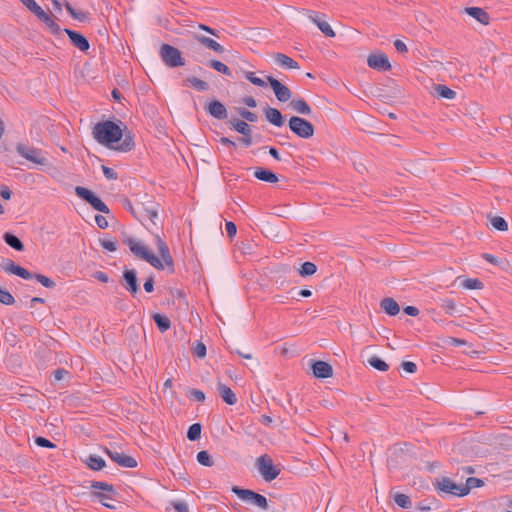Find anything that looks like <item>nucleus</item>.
<instances>
[{"label":"nucleus","instance_id":"f257e3e1","mask_svg":"<svg viewBox=\"0 0 512 512\" xmlns=\"http://www.w3.org/2000/svg\"><path fill=\"white\" fill-rule=\"evenodd\" d=\"M156 242L161 258L155 256L142 242L136 239L127 238L124 240V243L136 257L145 260L158 270H164L168 267L169 270L173 272V259L170 255L168 246L159 236H157Z\"/></svg>","mask_w":512,"mask_h":512},{"label":"nucleus","instance_id":"f03ea898","mask_svg":"<svg viewBox=\"0 0 512 512\" xmlns=\"http://www.w3.org/2000/svg\"><path fill=\"white\" fill-rule=\"evenodd\" d=\"M93 137L101 145L113 148L123 137V130L114 121L106 120L98 122L93 128Z\"/></svg>","mask_w":512,"mask_h":512},{"label":"nucleus","instance_id":"7ed1b4c3","mask_svg":"<svg viewBox=\"0 0 512 512\" xmlns=\"http://www.w3.org/2000/svg\"><path fill=\"white\" fill-rule=\"evenodd\" d=\"M15 150L19 156L36 165L47 166L49 164L46 153L39 148L33 147L29 144L18 143Z\"/></svg>","mask_w":512,"mask_h":512},{"label":"nucleus","instance_id":"20e7f679","mask_svg":"<svg viewBox=\"0 0 512 512\" xmlns=\"http://www.w3.org/2000/svg\"><path fill=\"white\" fill-rule=\"evenodd\" d=\"M256 467L266 482L275 480L281 472L280 468L274 464L272 458L267 454L261 455L256 459Z\"/></svg>","mask_w":512,"mask_h":512},{"label":"nucleus","instance_id":"39448f33","mask_svg":"<svg viewBox=\"0 0 512 512\" xmlns=\"http://www.w3.org/2000/svg\"><path fill=\"white\" fill-rule=\"evenodd\" d=\"M289 129L299 138L309 139L314 135V126L308 120L292 116L288 122Z\"/></svg>","mask_w":512,"mask_h":512},{"label":"nucleus","instance_id":"423d86ee","mask_svg":"<svg viewBox=\"0 0 512 512\" xmlns=\"http://www.w3.org/2000/svg\"><path fill=\"white\" fill-rule=\"evenodd\" d=\"M232 492L236 494L241 500L259 507L260 509H268V501L262 494L254 492L249 489H243L237 486L232 488Z\"/></svg>","mask_w":512,"mask_h":512},{"label":"nucleus","instance_id":"0eeeda50","mask_svg":"<svg viewBox=\"0 0 512 512\" xmlns=\"http://www.w3.org/2000/svg\"><path fill=\"white\" fill-rule=\"evenodd\" d=\"M75 193L78 197L89 203L96 211L104 214L110 213L108 206L91 190L77 186L75 187Z\"/></svg>","mask_w":512,"mask_h":512},{"label":"nucleus","instance_id":"6e6552de","mask_svg":"<svg viewBox=\"0 0 512 512\" xmlns=\"http://www.w3.org/2000/svg\"><path fill=\"white\" fill-rule=\"evenodd\" d=\"M435 488L440 493L450 494L457 497H464L467 495V490L463 489V484H457L448 477H442L439 479Z\"/></svg>","mask_w":512,"mask_h":512},{"label":"nucleus","instance_id":"1a4fd4ad","mask_svg":"<svg viewBox=\"0 0 512 512\" xmlns=\"http://www.w3.org/2000/svg\"><path fill=\"white\" fill-rule=\"evenodd\" d=\"M160 55L163 62L169 67L175 68L184 65L180 51L169 44L161 46Z\"/></svg>","mask_w":512,"mask_h":512},{"label":"nucleus","instance_id":"9d476101","mask_svg":"<svg viewBox=\"0 0 512 512\" xmlns=\"http://www.w3.org/2000/svg\"><path fill=\"white\" fill-rule=\"evenodd\" d=\"M304 15L314 23L318 29L326 36V37H334L335 32L330 26V24L325 20V15L315 12L313 10H303Z\"/></svg>","mask_w":512,"mask_h":512},{"label":"nucleus","instance_id":"9b49d317","mask_svg":"<svg viewBox=\"0 0 512 512\" xmlns=\"http://www.w3.org/2000/svg\"><path fill=\"white\" fill-rule=\"evenodd\" d=\"M105 453L112 461H114L121 467L135 468L137 466V461L134 457L129 456L121 451L107 448L105 449Z\"/></svg>","mask_w":512,"mask_h":512},{"label":"nucleus","instance_id":"f8f14e48","mask_svg":"<svg viewBox=\"0 0 512 512\" xmlns=\"http://www.w3.org/2000/svg\"><path fill=\"white\" fill-rule=\"evenodd\" d=\"M266 79L268 80L278 101L287 102L290 100L292 92L286 85L282 84L278 79L272 76H266Z\"/></svg>","mask_w":512,"mask_h":512},{"label":"nucleus","instance_id":"ddd939ff","mask_svg":"<svg viewBox=\"0 0 512 512\" xmlns=\"http://www.w3.org/2000/svg\"><path fill=\"white\" fill-rule=\"evenodd\" d=\"M2 269L8 274L16 275L25 280H30V279H33V277H34V275L31 272H29L27 269L15 264L10 259L3 260Z\"/></svg>","mask_w":512,"mask_h":512},{"label":"nucleus","instance_id":"4468645a","mask_svg":"<svg viewBox=\"0 0 512 512\" xmlns=\"http://www.w3.org/2000/svg\"><path fill=\"white\" fill-rule=\"evenodd\" d=\"M123 286L132 295L140 291L137 273L134 269H125L123 271Z\"/></svg>","mask_w":512,"mask_h":512},{"label":"nucleus","instance_id":"2eb2a0df","mask_svg":"<svg viewBox=\"0 0 512 512\" xmlns=\"http://www.w3.org/2000/svg\"><path fill=\"white\" fill-rule=\"evenodd\" d=\"M367 64L370 68L377 71H388L391 69L389 59L384 53L369 55L367 58Z\"/></svg>","mask_w":512,"mask_h":512},{"label":"nucleus","instance_id":"dca6fc26","mask_svg":"<svg viewBox=\"0 0 512 512\" xmlns=\"http://www.w3.org/2000/svg\"><path fill=\"white\" fill-rule=\"evenodd\" d=\"M205 110L210 116L217 120H224L228 117L225 105L219 100L210 101L206 105Z\"/></svg>","mask_w":512,"mask_h":512},{"label":"nucleus","instance_id":"f3484780","mask_svg":"<svg viewBox=\"0 0 512 512\" xmlns=\"http://www.w3.org/2000/svg\"><path fill=\"white\" fill-rule=\"evenodd\" d=\"M64 32L69 37L71 43L81 51L85 52L90 48L88 39L81 33L68 28H65Z\"/></svg>","mask_w":512,"mask_h":512},{"label":"nucleus","instance_id":"a211bd4d","mask_svg":"<svg viewBox=\"0 0 512 512\" xmlns=\"http://www.w3.org/2000/svg\"><path fill=\"white\" fill-rule=\"evenodd\" d=\"M313 374L320 379H326L333 375L332 366L325 361H315L312 365Z\"/></svg>","mask_w":512,"mask_h":512},{"label":"nucleus","instance_id":"6ab92c4d","mask_svg":"<svg viewBox=\"0 0 512 512\" xmlns=\"http://www.w3.org/2000/svg\"><path fill=\"white\" fill-rule=\"evenodd\" d=\"M266 120L276 127H282L284 125V117L282 113L273 107H267L264 109Z\"/></svg>","mask_w":512,"mask_h":512},{"label":"nucleus","instance_id":"aec40b11","mask_svg":"<svg viewBox=\"0 0 512 512\" xmlns=\"http://www.w3.org/2000/svg\"><path fill=\"white\" fill-rule=\"evenodd\" d=\"M274 62L282 68L286 69H299L298 62L283 53H274L272 55Z\"/></svg>","mask_w":512,"mask_h":512},{"label":"nucleus","instance_id":"412c9836","mask_svg":"<svg viewBox=\"0 0 512 512\" xmlns=\"http://www.w3.org/2000/svg\"><path fill=\"white\" fill-rule=\"evenodd\" d=\"M464 11L466 14L476 19L479 23L483 25L489 24L490 17L484 9L480 7H467Z\"/></svg>","mask_w":512,"mask_h":512},{"label":"nucleus","instance_id":"4be33fe9","mask_svg":"<svg viewBox=\"0 0 512 512\" xmlns=\"http://www.w3.org/2000/svg\"><path fill=\"white\" fill-rule=\"evenodd\" d=\"M217 390H218L221 398L223 399V401L226 404L234 405L237 403V397H236L235 393L231 390V388H229L225 384L218 383Z\"/></svg>","mask_w":512,"mask_h":512},{"label":"nucleus","instance_id":"5701e85b","mask_svg":"<svg viewBox=\"0 0 512 512\" xmlns=\"http://www.w3.org/2000/svg\"><path fill=\"white\" fill-rule=\"evenodd\" d=\"M254 177L267 183H276L278 181V176L271 170L265 168H256L254 171Z\"/></svg>","mask_w":512,"mask_h":512},{"label":"nucleus","instance_id":"b1692460","mask_svg":"<svg viewBox=\"0 0 512 512\" xmlns=\"http://www.w3.org/2000/svg\"><path fill=\"white\" fill-rule=\"evenodd\" d=\"M380 307L389 316H396L400 311L399 304L393 298L390 297L382 299L380 302Z\"/></svg>","mask_w":512,"mask_h":512},{"label":"nucleus","instance_id":"393cba45","mask_svg":"<svg viewBox=\"0 0 512 512\" xmlns=\"http://www.w3.org/2000/svg\"><path fill=\"white\" fill-rule=\"evenodd\" d=\"M196 39L198 42H200L203 46L206 48L213 50L214 52H217L219 54H222L225 52L224 47L219 44L214 39L207 37V36H196Z\"/></svg>","mask_w":512,"mask_h":512},{"label":"nucleus","instance_id":"a878e982","mask_svg":"<svg viewBox=\"0 0 512 512\" xmlns=\"http://www.w3.org/2000/svg\"><path fill=\"white\" fill-rule=\"evenodd\" d=\"M290 106L294 111L302 115H311L312 113L310 105L302 98L293 99L290 102Z\"/></svg>","mask_w":512,"mask_h":512},{"label":"nucleus","instance_id":"bb28decb","mask_svg":"<svg viewBox=\"0 0 512 512\" xmlns=\"http://www.w3.org/2000/svg\"><path fill=\"white\" fill-rule=\"evenodd\" d=\"M229 126L231 129L235 130L241 135L252 134V128L246 121L239 119H231L229 121Z\"/></svg>","mask_w":512,"mask_h":512},{"label":"nucleus","instance_id":"cd10ccee","mask_svg":"<svg viewBox=\"0 0 512 512\" xmlns=\"http://www.w3.org/2000/svg\"><path fill=\"white\" fill-rule=\"evenodd\" d=\"M3 240L5 243L16 251H23L24 245L22 241L14 234L5 232L3 234Z\"/></svg>","mask_w":512,"mask_h":512},{"label":"nucleus","instance_id":"c85d7f7f","mask_svg":"<svg viewBox=\"0 0 512 512\" xmlns=\"http://www.w3.org/2000/svg\"><path fill=\"white\" fill-rule=\"evenodd\" d=\"M153 320H154L158 330L162 333L168 331L171 327L170 319L164 314H160V313L154 314Z\"/></svg>","mask_w":512,"mask_h":512},{"label":"nucleus","instance_id":"c756f323","mask_svg":"<svg viewBox=\"0 0 512 512\" xmlns=\"http://www.w3.org/2000/svg\"><path fill=\"white\" fill-rule=\"evenodd\" d=\"M121 143L115 148L120 152H129L134 148L133 135L130 132L123 133Z\"/></svg>","mask_w":512,"mask_h":512},{"label":"nucleus","instance_id":"7c9ffc66","mask_svg":"<svg viewBox=\"0 0 512 512\" xmlns=\"http://www.w3.org/2000/svg\"><path fill=\"white\" fill-rule=\"evenodd\" d=\"M434 91L439 97L444 99L452 100L456 97V92L444 84H436Z\"/></svg>","mask_w":512,"mask_h":512},{"label":"nucleus","instance_id":"2f4dec72","mask_svg":"<svg viewBox=\"0 0 512 512\" xmlns=\"http://www.w3.org/2000/svg\"><path fill=\"white\" fill-rule=\"evenodd\" d=\"M86 464L94 471H100L106 466L105 460L97 455H90L86 460Z\"/></svg>","mask_w":512,"mask_h":512},{"label":"nucleus","instance_id":"473e14b6","mask_svg":"<svg viewBox=\"0 0 512 512\" xmlns=\"http://www.w3.org/2000/svg\"><path fill=\"white\" fill-rule=\"evenodd\" d=\"M92 497L97 499L104 507L108 509H115L116 507L108 503V500H114V495L106 494L100 491L92 492Z\"/></svg>","mask_w":512,"mask_h":512},{"label":"nucleus","instance_id":"72a5a7b5","mask_svg":"<svg viewBox=\"0 0 512 512\" xmlns=\"http://www.w3.org/2000/svg\"><path fill=\"white\" fill-rule=\"evenodd\" d=\"M243 74H244V77L255 86H258L261 88H266L269 84L268 80H264V79L256 76V74L254 72L244 71Z\"/></svg>","mask_w":512,"mask_h":512},{"label":"nucleus","instance_id":"f704fd0d","mask_svg":"<svg viewBox=\"0 0 512 512\" xmlns=\"http://www.w3.org/2000/svg\"><path fill=\"white\" fill-rule=\"evenodd\" d=\"M394 501L395 503L403 508V509H411L412 508V502L408 495L403 493H396L394 495Z\"/></svg>","mask_w":512,"mask_h":512},{"label":"nucleus","instance_id":"c9c22d12","mask_svg":"<svg viewBox=\"0 0 512 512\" xmlns=\"http://www.w3.org/2000/svg\"><path fill=\"white\" fill-rule=\"evenodd\" d=\"M368 363L370 366H372L374 369L385 372L389 369V365L382 360L381 358L377 356H372L368 359Z\"/></svg>","mask_w":512,"mask_h":512},{"label":"nucleus","instance_id":"e433bc0d","mask_svg":"<svg viewBox=\"0 0 512 512\" xmlns=\"http://www.w3.org/2000/svg\"><path fill=\"white\" fill-rule=\"evenodd\" d=\"M209 66L211 68H213L214 70H216L217 72H219V73H222V74H224L226 76H229V77L232 76L231 69L226 64L222 63L221 61L211 60L209 62Z\"/></svg>","mask_w":512,"mask_h":512},{"label":"nucleus","instance_id":"4c0bfd02","mask_svg":"<svg viewBox=\"0 0 512 512\" xmlns=\"http://www.w3.org/2000/svg\"><path fill=\"white\" fill-rule=\"evenodd\" d=\"M317 271V266L310 261H306L301 265V268L299 269V274L302 277H308L315 274Z\"/></svg>","mask_w":512,"mask_h":512},{"label":"nucleus","instance_id":"58836bf2","mask_svg":"<svg viewBox=\"0 0 512 512\" xmlns=\"http://www.w3.org/2000/svg\"><path fill=\"white\" fill-rule=\"evenodd\" d=\"M202 426L200 423H194L189 426L187 431V438L190 441H196L200 438Z\"/></svg>","mask_w":512,"mask_h":512},{"label":"nucleus","instance_id":"ea45409f","mask_svg":"<svg viewBox=\"0 0 512 512\" xmlns=\"http://www.w3.org/2000/svg\"><path fill=\"white\" fill-rule=\"evenodd\" d=\"M484 485V481L480 478L469 477L466 479L465 484H463V489L467 490V495L474 488H479Z\"/></svg>","mask_w":512,"mask_h":512},{"label":"nucleus","instance_id":"a19ab883","mask_svg":"<svg viewBox=\"0 0 512 512\" xmlns=\"http://www.w3.org/2000/svg\"><path fill=\"white\" fill-rule=\"evenodd\" d=\"M91 488L95 490H103L109 492L111 495H116L117 492L112 484L101 481H92Z\"/></svg>","mask_w":512,"mask_h":512},{"label":"nucleus","instance_id":"79ce46f5","mask_svg":"<svg viewBox=\"0 0 512 512\" xmlns=\"http://www.w3.org/2000/svg\"><path fill=\"white\" fill-rule=\"evenodd\" d=\"M196 459L199 464H201L202 466H205V467H211L214 464L210 454L206 450H202V451L198 452Z\"/></svg>","mask_w":512,"mask_h":512},{"label":"nucleus","instance_id":"37998d69","mask_svg":"<svg viewBox=\"0 0 512 512\" xmlns=\"http://www.w3.org/2000/svg\"><path fill=\"white\" fill-rule=\"evenodd\" d=\"M490 223H491L492 227L498 231H507L508 230V223L503 217L494 216L491 218Z\"/></svg>","mask_w":512,"mask_h":512},{"label":"nucleus","instance_id":"c03bdc74","mask_svg":"<svg viewBox=\"0 0 512 512\" xmlns=\"http://www.w3.org/2000/svg\"><path fill=\"white\" fill-rule=\"evenodd\" d=\"M37 18L44 12V10L36 3L35 0H20Z\"/></svg>","mask_w":512,"mask_h":512},{"label":"nucleus","instance_id":"a18cd8bd","mask_svg":"<svg viewBox=\"0 0 512 512\" xmlns=\"http://www.w3.org/2000/svg\"><path fill=\"white\" fill-rule=\"evenodd\" d=\"M462 286L470 290H478L483 288V283L476 278H467L463 280Z\"/></svg>","mask_w":512,"mask_h":512},{"label":"nucleus","instance_id":"49530a36","mask_svg":"<svg viewBox=\"0 0 512 512\" xmlns=\"http://www.w3.org/2000/svg\"><path fill=\"white\" fill-rule=\"evenodd\" d=\"M0 303L3 305H12L15 303L13 295L5 288L0 287Z\"/></svg>","mask_w":512,"mask_h":512},{"label":"nucleus","instance_id":"de8ad7c7","mask_svg":"<svg viewBox=\"0 0 512 512\" xmlns=\"http://www.w3.org/2000/svg\"><path fill=\"white\" fill-rule=\"evenodd\" d=\"M190 85L198 91H206L209 89V85L204 80H201L197 77H191L188 79Z\"/></svg>","mask_w":512,"mask_h":512},{"label":"nucleus","instance_id":"09e8293b","mask_svg":"<svg viewBox=\"0 0 512 512\" xmlns=\"http://www.w3.org/2000/svg\"><path fill=\"white\" fill-rule=\"evenodd\" d=\"M239 115L244 119L243 121L251 122H257L258 121V115L254 112H251L245 108H239L238 109Z\"/></svg>","mask_w":512,"mask_h":512},{"label":"nucleus","instance_id":"8fccbe9b","mask_svg":"<svg viewBox=\"0 0 512 512\" xmlns=\"http://www.w3.org/2000/svg\"><path fill=\"white\" fill-rule=\"evenodd\" d=\"M65 8L72 18L78 21H85L86 15L83 12L76 11L69 2H65Z\"/></svg>","mask_w":512,"mask_h":512},{"label":"nucleus","instance_id":"3c124183","mask_svg":"<svg viewBox=\"0 0 512 512\" xmlns=\"http://www.w3.org/2000/svg\"><path fill=\"white\" fill-rule=\"evenodd\" d=\"M33 275H34L33 279H35L37 282H39L41 285H43L46 288H54L56 285L55 282L51 278H49L45 275H42V274H33Z\"/></svg>","mask_w":512,"mask_h":512},{"label":"nucleus","instance_id":"603ef678","mask_svg":"<svg viewBox=\"0 0 512 512\" xmlns=\"http://www.w3.org/2000/svg\"><path fill=\"white\" fill-rule=\"evenodd\" d=\"M441 307L450 315H453L456 312V303L451 298L443 299Z\"/></svg>","mask_w":512,"mask_h":512},{"label":"nucleus","instance_id":"864d4df0","mask_svg":"<svg viewBox=\"0 0 512 512\" xmlns=\"http://www.w3.org/2000/svg\"><path fill=\"white\" fill-rule=\"evenodd\" d=\"M34 441H35V444L39 447L49 448V449L56 447V445L53 442H51L49 439L41 437V436L36 437Z\"/></svg>","mask_w":512,"mask_h":512},{"label":"nucleus","instance_id":"5fc2aeb1","mask_svg":"<svg viewBox=\"0 0 512 512\" xmlns=\"http://www.w3.org/2000/svg\"><path fill=\"white\" fill-rule=\"evenodd\" d=\"M206 352H207V349H206L205 344L200 341H197L196 345L194 347V351H193L194 355L199 358H203L206 356Z\"/></svg>","mask_w":512,"mask_h":512},{"label":"nucleus","instance_id":"6e6d98bb","mask_svg":"<svg viewBox=\"0 0 512 512\" xmlns=\"http://www.w3.org/2000/svg\"><path fill=\"white\" fill-rule=\"evenodd\" d=\"M189 397L193 398L198 402H203L205 400V394L203 391L198 389H192L189 391Z\"/></svg>","mask_w":512,"mask_h":512},{"label":"nucleus","instance_id":"4d7b16f0","mask_svg":"<svg viewBox=\"0 0 512 512\" xmlns=\"http://www.w3.org/2000/svg\"><path fill=\"white\" fill-rule=\"evenodd\" d=\"M102 171H103V174L104 176L108 179V180H116L118 178V174L110 167H107V166H102Z\"/></svg>","mask_w":512,"mask_h":512},{"label":"nucleus","instance_id":"13d9d810","mask_svg":"<svg viewBox=\"0 0 512 512\" xmlns=\"http://www.w3.org/2000/svg\"><path fill=\"white\" fill-rule=\"evenodd\" d=\"M225 230L230 238L234 237L237 233V227L232 221H227L225 223Z\"/></svg>","mask_w":512,"mask_h":512},{"label":"nucleus","instance_id":"bf43d9fd","mask_svg":"<svg viewBox=\"0 0 512 512\" xmlns=\"http://www.w3.org/2000/svg\"><path fill=\"white\" fill-rule=\"evenodd\" d=\"M101 246L110 252L117 250V242L114 240H103L101 241Z\"/></svg>","mask_w":512,"mask_h":512},{"label":"nucleus","instance_id":"052dcab7","mask_svg":"<svg viewBox=\"0 0 512 512\" xmlns=\"http://www.w3.org/2000/svg\"><path fill=\"white\" fill-rule=\"evenodd\" d=\"M172 506L176 512H189L188 505L183 501H174L172 502Z\"/></svg>","mask_w":512,"mask_h":512},{"label":"nucleus","instance_id":"680f3d73","mask_svg":"<svg viewBox=\"0 0 512 512\" xmlns=\"http://www.w3.org/2000/svg\"><path fill=\"white\" fill-rule=\"evenodd\" d=\"M401 366L405 372L410 373V374L415 373L417 370L416 364L411 361H405L402 363Z\"/></svg>","mask_w":512,"mask_h":512},{"label":"nucleus","instance_id":"e2e57ef3","mask_svg":"<svg viewBox=\"0 0 512 512\" xmlns=\"http://www.w3.org/2000/svg\"><path fill=\"white\" fill-rule=\"evenodd\" d=\"M38 19H39L41 22H43V23L47 26V28H50V26H51L52 24H54V22H55V21L52 19V17H51L49 14H47L45 11H44V12H43L39 17H38Z\"/></svg>","mask_w":512,"mask_h":512},{"label":"nucleus","instance_id":"0e129e2a","mask_svg":"<svg viewBox=\"0 0 512 512\" xmlns=\"http://www.w3.org/2000/svg\"><path fill=\"white\" fill-rule=\"evenodd\" d=\"M394 47L399 53L404 54L408 52L407 45L400 39L394 41Z\"/></svg>","mask_w":512,"mask_h":512},{"label":"nucleus","instance_id":"69168bd1","mask_svg":"<svg viewBox=\"0 0 512 512\" xmlns=\"http://www.w3.org/2000/svg\"><path fill=\"white\" fill-rule=\"evenodd\" d=\"M0 196L4 199V200H10L11 197H12V191L10 190V188L6 185H2L0 187Z\"/></svg>","mask_w":512,"mask_h":512},{"label":"nucleus","instance_id":"338daca9","mask_svg":"<svg viewBox=\"0 0 512 512\" xmlns=\"http://www.w3.org/2000/svg\"><path fill=\"white\" fill-rule=\"evenodd\" d=\"M239 142L244 147H250L253 144L252 134L242 135V137L239 138Z\"/></svg>","mask_w":512,"mask_h":512},{"label":"nucleus","instance_id":"774afa93","mask_svg":"<svg viewBox=\"0 0 512 512\" xmlns=\"http://www.w3.org/2000/svg\"><path fill=\"white\" fill-rule=\"evenodd\" d=\"M95 222L97 226L101 229H105L108 227V221L107 219L102 215H96L95 216Z\"/></svg>","mask_w":512,"mask_h":512}]
</instances>
